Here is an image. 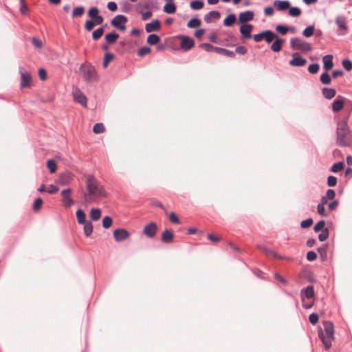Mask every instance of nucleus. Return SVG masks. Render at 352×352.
<instances>
[{"instance_id": "obj_14", "label": "nucleus", "mask_w": 352, "mask_h": 352, "mask_svg": "<svg viewBox=\"0 0 352 352\" xmlns=\"http://www.w3.org/2000/svg\"><path fill=\"white\" fill-rule=\"evenodd\" d=\"M157 230V226L156 223L151 222L144 227L143 232L148 237L153 238L156 234Z\"/></svg>"}, {"instance_id": "obj_39", "label": "nucleus", "mask_w": 352, "mask_h": 352, "mask_svg": "<svg viewBox=\"0 0 352 352\" xmlns=\"http://www.w3.org/2000/svg\"><path fill=\"white\" fill-rule=\"evenodd\" d=\"M320 81L324 85H329L331 83V79L327 72H324L320 75Z\"/></svg>"}, {"instance_id": "obj_22", "label": "nucleus", "mask_w": 352, "mask_h": 352, "mask_svg": "<svg viewBox=\"0 0 352 352\" xmlns=\"http://www.w3.org/2000/svg\"><path fill=\"white\" fill-rule=\"evenodd\" d=\"M284 42V39L278 36L274 39V41L272 44L270 49L274 52H278L282 49V45Z\"/></svg>"}, {"instance_id": "obj_28", "label": "nucleus", "mask_w": 352, "mask_h": 352, "mask_svg": "<svg viewBox=\"0 0 352 352\" xmlns=\"http://www.w3.org/2000/svg\"><path fill=\"white\" fill-rule=\"evenodd\" d=\"M328 248L329 245L327 243H325L318 248V252L319 253L322 261H325L327 258Z\"/></svg>"}, {"instance_id": "obj_42", "label": "nucleus", "mask_w": 352, "mask_h": 352, "mask_svg": "<svg viewBox=\"0 0 352 352\" xmlns=\"http://www.w3.org/2000/svg\"><path fill=\"white\" fill-rule=\"evenodd\" d=\"M344 164L343 162H339L333 164L331 167V171L333 173H338L344 168Z\"/></svg>"}, {"instance_id": "obj_54", "label": "nucleus", "mask_w": 352, "mask_h": 352, "mask_svg": "<svg viewBox=\"0 0 352 352\" xmlns=\"http://www.w3.org/2000/svg\"><path fill=\"white\" fill-rule=\"evenodd\" d=\"M95 25H96L93 20H87L85 23V29L89 32L93 30Z\"/></svg>"}, {"instance_id": "obj_64", "label": "nucleus", "mask_w": 352, "mask_h": 352, "mask_svg": "<svg viewBox=\"0 0 352 352\" xmlns=\"http://www.w3.org/2000/svg\"><path fill=\"white\" fill-rule=\"evenodd\" d=\"M169 219L173 223L179 224L180 223L179 218L174 212L170 214Z\"/></svg>"}, {"instance_id": "obj_4", "label": "nucleus", "mask_w": 352, "mask_h": 352, "mask_svg": "<svg viewBox=\"0 0 352 352\" xmlns=\"http://www.w3.org/2000/svg\"><path fill=\"white\" fill-rule=\"evenodd\" d=\"M290 47L294 50H300L304 52H309L312 50V47L310 43L298 38H291Z\"/></svg>"}, {"instance_id": "obj_55", "label": "nucleus", "mask_w": 352, "mask_h": 352, "mask_svg": "<svg viewBox=\"0 0 352 352\" xmlns=\"http://www.w3.org/2000/svg\"><path fill=\"white\" fill-rule=\"evenodd\" d=\"M337 178L335 176L330 175L327 177V185L330 187H333L337 184Z\"/></svg>"}, {"instance_id": "obj_61", "label": "nucleus", "mask_w": 352, "mask_h": 352, "mask_svg": "<svg viewBox=\"0 0 352 352\" xmlns=\"http://www.w3.org/2000/svg\"><path fill=\"white\" fill-rule=\"evenodd\" d=\"M318 213L322 217H327V214L325 212L324 206L322 204H318L317 206Z\"/></svg>"}, {"instance_id": "obj_12", "label": "nucleus", "mask_w": 352, "mask_h": 352, "mask_svg": "<svg viewBox=\"0 0 352 352\" xmlns=\"http://www.w3.org/2000/svg\"><path fill=\"white\" fill-rule=\"evenodd\" d=\"M73 96L76 102L80 104L84 107H87V97L80 89L75 90L73 92Z\"/></svg>"}, {"instance_id": "obj_5", "label": "nucleus", "mask_w": 352, "mask_h": 352, "mask_svg": "<svg viewBox=\"0 0 352 352\" xmlns=\"http://www.w3.org/2000/svg\"><path fill=\"white\" fill-rule=\"evenodd\" d=\"M82 76L83 80L88 82H94L98 80L96 70L91 65L82 69Z\"/></svg>"}, {"instance_id": "obj_26", "label": "nucleus", "mask_w": 352, "mask_h": 352, "mask_svg": "<svg viewBox=\"0 0 352 352\" xmlns=\"http://www.w3.org/2000/svg\"><path fill=\"white\" fill-rule=\"evenodd\" d=\"M278 36L271 30H265L264 31V38L263 39L267 43H272L275 38H276Z\"/></svg>"}, {"instance_id": "obj_45", "label": "nucleus", "mask_w": 352, "mask_h": 352, "mask_svg": "<svg viewBox=\"0 0 352 352\" xmlns=\"http://www.w3.org/2000/svg\"><path fill=\"white\" fill-rule=\"evenodd\" d=\"M104 131L105 128L102 123H96L93 127V131L96 134L102 133Z\"/></svg>"}, {"instance_id": "obj_63", "label": "nucleus", "mask_w": 352, "mask_h": 352, "mask_svg": "<svg viewBox=\"0 0 352 352\" xmlns=\"http://www.w3.org/2000/svg\"><path fill=\"white\" fill-rule=\"evenodd\" d=\"M326 198L327 199H329V200H332L335 198L336 197V192L333 190L332 189H328L326 192V195H325Z\"/></svg>"}, {"instance_id": "obj_57", "label": "nucleus", "mask_w": 352, "mask_h": 352, "mask_svg": "<svg viewBox=\"0 0 352 352\" xmlns=\"http://www.w3.org/2000/svg\"><path fill=\"white\" fill-rule=\"evenodd\" d=\"M318 319H319L318 315L315 313L311 314L309 316V320L310 323L314 325L318 323Z\"/></svg>"}, {"instance_id": "obj_48", "label": "nucleus", "mask_w": 352, "mask_h": 352, "mask_svg": "<svg viewBox=\"0 0 352 352\" xmlns=\"http://www.w3.org/2000/svg\"><path fill=\"white\" fill-rule=\"evenodd\" d=\"M114 58V55L112 53L107 52L104 54V60H103V67L106 68L108 66V64L110 60H111Z\"/></svg>"}, {"instance_id": "obj_10", "label": "nucleus", "mask_w": 352, "mask_h": 352, "mask_svg": "<svg viewBox=\"0 0 352 352\" xmlns=\"http://www.w3.org/2000/svg\"><path fill=\"white\" fill-rule=\"evenodd\" d=\"M346 100H347L345 98L338 96L332 103V111L335 113L340 111L344 108Z\"/></svg>"}, {"instance_id": "obj_8", "label": "nucleus", "mask_w": 352, "mask_h": 352, "mask_svg": "<svg viewBox=\"0 0 352 352\" xmlns=\"http://www.w3.org/2000/svg\"><path fill=\"white\" fill-rule=\"evenodd\" d=\"M292 58L289 60V64L293 67H302L307 63V60L302 58L298 53L294 52L292 54Z\"/></svg>"}, {"instance_id": "obj_3", "label": "nucleus", "mask_w": 352, "mask_h": 352, "mask_svg": "<svg viewBox=\"0 0 352 352\" xmlns=\"http://www.w3.org/2000/svg\"><path fill=\"white\" fill-rule=\"evenodd\" d=\"M323 327L326 336H324L321 328L318 331V335L324 349L329 350L331 347L332 341L334 340V326L331 322L326 320L323 322Z\"/></svg>"}, {"instance_id": "obj_52", "label": "nucleus", "mask_w": 352, "mask_h": 352, "mask_svg": "<svg viewBox=\"0 0 352 352\" xmlns=\"http://www.w3.org/2000/svg\"><path fill=\"white\" fill-rule=\"evenodd\" d=\"M320 68V65L318 63L311 64L308 67V71L310 74H316Z\"/></svg>"}, {"instance_id": "obj_34", "label": "nucleus", "mask_w": 352, "mask_h": 352, "mask_svg": "<svg viewBox=\"0 0 352 352\" xmlns=\"http://www.w3.org/2000/svg\"><path fill=\"white\" fill-rule=\"evenodd\" d=\"M85 11V10L83 6H78L73 10L72 16L73 18L80 17L84 14Z\"/></svg>"}, {"instance_id": "obj_11", "label": "nucleus", "mask_w": 352, "mask_h": 352, "mask_svg": "<svg viewBox=\"0 0 352 352\" xmlns=\"http://www.w3.org/2000/svg\"><path fill=\"white\" fill-rule=\"evenodd\" d=\"M113 236L117 242H120L126 240L129 236V233L124 228H118L113 231Z\"/></svg>"}, {"instance_id": "obj_51", "label": "nucleus", "mask_w": 352, "mask_h": 352, "mask_svg": "<svg viewBox=\"0 0 352 352\" xmlns=\"http://www.w3.org/2000/svg\"><path fill=\"white\" fill-rule=\"evenodd\" d=\"M276 30L281 35H285L289 31V27L283 25H278L276 27Z\"/></svg>"}, {"instance_id": "obj_49", "label": "nucleus", "mask_w": 352, "mask_h": 352, "mask_svg": "<svg viewBox=\"0 0 352 352\" xmlns=\"http://www.w3.org/2000/svg\"><path fill=\"white\" fill-rule=\"evenodd\" d=\"M329 235V229L327 228H325L320 234H318V239L320 241H326Z\"/></svg>"}, {"instance_id": "obj_6", "label": "nucleus", "mask_w": 352, "mask_h": 352, "mask_svg": "<svg viewBox=\"0 0 352 352\" xmlns=\"http://www.w3.org/2000/svg\"><path fill=\"white\" fill-rule=\"evenodd\" d=\"M126 22V16L124 15L118 14L111 21V25L120 31H124L126 29L125 23Z\"/></svg>"}, {"instance_id": "obj_23", "label": "nucleus", "mask_w": 352, "mask_h": 352, "mask_svg": "<svg viewBox=\"0 0 352 352\" xmlns=\"http://www.w3.org/2000/svg\"><path fill=\"white\" fill-rule=\"evenodd\" d=\"M221 16V14L219 11H210L204 16V21L207 23H210L212 21V19H218Z\"/></svg>"}, {"instance_id": "obj_46", "label": "nucleus", "mask_w": 352, "mask_h": 352, "mask_svg": "<svg viewBox=\"0 0 352 352\" xmlns=\"http://www.w3.org/2000/svg\"><path fill=\"white\" fill-rule=\"evenodd\" d=\"M113 223V219L110 216H105L102 219V226L105 229L109 228Z\"/></svg>"}, {"instance_id": "obj_18", "label": "nucleus", "mask_w": 352, "mask_h": 352, "mask_svg": "<svg viewBox=\"0 0 352 352\" xmlns=\"http://www.w3.org/2000/svg\"><path fill=\"white\" fill-rule=\"evenodd\" d=\"M314 289L313 285H309L305 288H302L300 291L301 298L303 300L304 296L310 299L314 296Z\"/></svg>"}, {"instance_id": "obj_25", "label": "nucleus", "mask_w": 352, "mask_h": 352, "mask_svg": "<svg viewBox=\"0 0 352 352\" xmlns=\"http://www.w3.org/2000/svg\"><path fill=\"white\" fill-rule=\"evenodd\" d=\"M335 23L340 30H346V21L344 16H338L335 19Z\"/></svg>"}, {"instance_id": "obj_7", "label": "nucleus", "mask_w": 352, "mask_h": 352, "mask_svg": "<svg viewBox=\"0 0 352 352\" xmlns=\"http://www.w3.org/2000/svg\"><path fill=\"white\" fill-rule=\"evenodd\" d=\"M72 192L71 188L63 189L60 192L62 196V204L65 208H68L74 204V200L71 197L70 194Z\"/></svg>"}, {"instance_id": "obj_17", "label": "nucleus", "mask_w": 352, "mask_h": 352, "mask_svg": "<svg viewBox=\"0 0 352 352\" xmlns=\"http://www.w3.org/2000/svg\"><path fill=\"white\" fill-rule=\"evenodd\" d=\"M290 2L287 0H275L274 1V7L280 11H284L289 8Z\"/></svg>"}, {"instance_id": "obj_15", "label": "nucleus", "mask_w": 352, "mask_h": 352, "mask_svg": "<svg viewBox=\"0 0 352 352\" xmlns=\"http://www.w3.org/2000/svg\"><path fill=\"white\" fill-rule=\"evenodd\" d=\"M252 28L253 25L251 24L242 25L239 30L241 36L244 38H250L252 37L251 32Z\"/></svg>"}, {"instance_id": "obj_30", "label": "nucleus", "mask_w": 352, "mask_h": 352, "mask_svg": "<svg viewBox=\"0 0 352 352\" xmlns=\"http://www.w3.org/2000/svg\"><path fill=\"white\" fill-rule=\"evenodd\" d=\"M76 215L78 223L79 224L82 225L87 222L86 221V214L81 209L77 210V211L76 212Z\"/></svg>"}, {"instance_id": "obj_59", "label": "nucleus", "mask_w": 352, "mask_h": 352, "mask_svg": "<svg viewBox=\"0 0 352 352\" xmlns=\"http://www.w3.org/2000/svg\"><path fill=\"white\" fill-rule=\"evenodd\" d=\"M342 66L346 71H351L352 69V62L349 59H344L342 60Z\"/></svg>"}, {"instance_id": "obj_44", "label": "nucleus", "mask_w": 352, "mask_h": 352, "mask_svg": "<svg viewBox=\"0 0 352 352\" xmlns=\"http://www.w3.org/2000/svg\"><path fill=\"white\" fill-rule=\"evenodd\" d=\"M99 15V9L97 7H91L88 11V16L91 20H94Z\"/></svg>"}, {"instance_id": "obj_21", "label": "nucleus", "mask_w": 352, "mask_h": 352, "mask_svg": "<svg viewBox=\"0 0 352 352\" xmlns=\"http://www.w3.org/2000/svg\"><path fill=\"white\" fill-rule=\"evenodd\" d=\"M333 57L331 54H327L323 56L322 61L324 64V69L326 71L331 69L333 67Z\"/></svg>"}, {"instance_id": "obj_2", "label": "nucleus", "mask_w": 352, "mask_h": 352, "mask_svg": "<svg viewBox=\"0 0 352 352\" xmlns=\"http://www.w3.org/2000/svg\"><path fill=\"white\" fill-rule=\"evenodd\" d=\"M336 144L340 146H349L352 144L349 126L347 123V118L340 120L337 124Z\"/></svg>"}, {"instance_id": "obj_60", "label": "nucleus", "mask_w": 352, "mask_h": 352, "mask_svg": "<svg viewBox=\"0 0 352 352\" xmlns=\"http://www.w3.org/2000/svg\"><path fill=\"white\" fill-rule=\"evenodd\" d=\"M306 257H307V261H315L316 259L317 254H316V253L314 251H309L307 253Z\"/></svg>"}, {"instance_id": "obj_37", "label": "nucleus", "mask_w": 352, "mask_h": 352, "mask_svg": "<svg viewBox=\"0 0 352 352\" xmlns=\"http://www.w3.org/2000/svg\"><path fill=\"white\" fill-rule=\"evenodd\" d=\"M201 20L198 18H192L187 23V27L188 28H195L199 27L201 25Z\"/></svg>"}, {"instance_id": "obj_41", "label": "nucleus", "mask_w": 352, "mask_h": 352, "mask_svg": "<svg viewBox=\"0 0 352 352\" xmlns=\"http://www.w3.org/2000/svg\"><path fill=\"white\" fill-rule=\"evenodd\" d=\"M301 14V10L298 7H289V14L292 17H298Z\"/></svg>"}, {"instance_id": "obj_35", "label": "nucleus", "mask_w": 352, "mask_h": 352, "mask_svg": "<svg viewBox=\"0 0 352 352\" xmlns=\"http://www.w3.org/2000/svg\"><path fill=\"white\" fill-rule=\"evenodd\" d=\"M236 21V15L230 14L224 20L223 25L226 27L231 26Z\"/></svg>"}, {"instance_id": "obj_9", "label": "nucleus", "mask_w": 352, "mask_h": 352, "mask_svg": "<svg viewBox=\"0 0 352 352\" xmlns=\"http://www.w3.org/2000/svg\"><path fill=\"white\" fill-rule=\"evenodd\" d=\"M178 38L181 39L180 47L185 51L190 50L195 44L193 39L188 36L179 35Z\"/></svg>"}, {"instance_id": "obj_56", "label": "nucleus", "mask_w": 352, "mask_h": 352, "mask_svg": "<svg viewBox=\"0 0 352 352\" xmlns=\"http://www.w3.org/2000/svg\"><path fill=\"white\" fill-rule=\"evenodd\" d=\"M150 52H151V48L149 47L144 46L138 50V54L140 56H142L149 54Z\"/></svg>"}, {"instance_id": "obj_16", "label": "nucleus", "mask_w": 352, "mask_h": 352, "mask_svg": "<svg viewBox=\"0 0 352 352\" xmlns=\"http://www.w3.org/2000/svg\"><path fill=\"white\" fill-rule=\"evenodd\" d=\"M160 29V22L158 19H154L151 23H146L145 25V30L148 33L158 31Z\"/></svg>"}, {"instance_id": "obj_32", "label": "nucleus", "mask_w": 352, "mask_h": 352, "mask_svg": "<svg viewBox=\"0 0 352 352\" xmlns=\"http://www.w3.org/2000/svg\"><path fill=\"white\" fill-rule=\"evenodd\" d=\"M101 217V210L99 208H92L90 211V218L92 221H96Z\"/></svg>"}, {"instance_id": "obj_62", "label": "nucleus", "mask_w": 352, "mask_h": 352, "mask_svg": "<svg viewBox=\"0 0 352 352\" xmlns=\"http://www.w3.org/2000/svg\"><path fill=\"white\" fill-rule=\"evenodd\" d=\"M200 47L204 49L206 52L214 51V46L210 43H201L199 45Z\"/></svg>"}, {"instance_id": "obj_29", "label": "nucleus", "mask_w": 352, "mask_h": 352, "mask_svg": "<svg viewBox=\"0 0 352 352\" xmlns=\"http://www.w3.org/2000/svg\"><path fill=\"white\" fill-rule=\"evenodd\" d=\"M119 34L118 33L112 32L105 35V40L109 44H113L116 43Z\"/></svg>"}, {"instance_id": "obj_19", "label": "nucleus", "mask_w": 352, "mask_h": 352, "mask_svg": "<svg viewBox=\"0 0 352 352\" xmlns=\"http://www.w3.org/2000/svg\"><path fill=\"white\" fill-rule=\"evenodd\" d=\"M253 18L254 12L252 11H245L240 13L239 16V22L241 23H245L252 21Z\"/></svg>"}, {"instance_id": "obj_53", "label": "nucleus", "mask_w": 352, "mask_h": 352, "mask_svg": "<svg viewBox=\"0 0 352 352\" xmlns=\"http://www.w3.org/2000/svg\"><path fill=\"white\" fill-rule=\"evenodd\" d=\"M312 224H313V219L311 218H308V219L301 221L300 226L302 228H308Z\"/></svg>"}, {"instance_id": "obj_27", "label": "nucleus", "mask_w": 352, "mask_h": 352, "mask_svg": "<svg viewBox=\"0 0 352 352\" xmlns=\"http://www.w3.org/2000/svg\"><path fill=\"white\" fill-rule=\"evenodd\" d=\"M322 95L324 96V97L326 99H329V100L333 98L336 94V91L334 89L327 88V87H324L322 89Z\"/></svg>"}, {"instance_id": "obj_38", "label": "nucleus", "mask_w": 352, "mask_h": 352, "mask_svg": "<svg viewBox=\"0 0 352 352\" xmlns=\"http://www.w3.org/2000/svg\"><path fill=\"white\" fill-rule=\"evenodd\" d=\"M104 33V28L100 27L96 30H94L92 33V38L95 41L100 38Z\"/></svg>"}, {"instance_id": "obj_31", "label": "nucleus", "mask_w": 352, "mask_h": 352, "mask_svg": "<svg viewBox=\"0 0 352 352\" xmlns=\"http://www.w3.org/2000/svg\"><path fill=\"white\" fill-rule=\"evenodd\" d=\"M176 6L174 3H166L164 6L163 11L166 14H173L176 12Z\"/></svg>"}, {"instance_id": "obj_50", "label": "nucleus", "mask_w": 352, "mask_h": 352, "mask_svg": "<svg viewBox=\"0 0 352 352\" xmlns=\"http://www.w3.org/2000/svg\"><path fill=\"white\" fill-rule=\"evenodd\" d=\"M325 221L324 220L319 221L314 227V230L315 232H318L320 230H323L325 228Z\"/></svg>"}, {"instance_id": "obj_24", "label": "nucleus", "mask_w": 352, "mask_h": 352, "mask_svg": "<svg viewBox=\"0 0 352 352\" xmlns=\"http://www.w3.org/2000/svg\"><path fill=\"white\" fill-rule=\"evenodd\" d=\"M173 238H174V234L171 231L166 229L162 232V241L164 243H169L173 241Z\"/></svg>"}, {"instance_id": "obj_43", "label": "nucleus", "mask_w": 352, "mask_h": 352, "mask_svg": "<svg viewBox=\"0 0 352 352\" xmlns=\"http://www.w3.org/2000/svg\"><path fill=\"white\" fill-rule=\"evenodd\" d=\"M314 33V26L309 25L302 32V34L305 37H311Z\"/></svg>"}, {"instance_id": "obj_20", "label": "nucleus", "mask_w": 352, "mask_h": 352, "mask_svg": "<svg viewBox=\"0 0 352 352\" xmlns=\"http://www.w3.org/2000/svg\"><path fill=\"white\" fill-rule=\"evenodd\" d=\"M72 179V176L70 173H63L58 179L57 183L61 186L68 185Z\"/></svg>"}, {"instance_id": "obj_40", "label": "nucleus", "mask_w": 352, "mask_h": 352, "mask_svg": "<svg viewBox=\"0 0 352 352\" xmlns=\"http://www.w3.org/2000/svg\"><path fill=\"white\" fill-rule=\"evenodd\" d=\"M190 6L192 10H200L204 7V3L202 1L195 0L191 1Z\"/></svg>"}, {"instance_id": "obj_58", "label": "nucleus", "mask_w": 352, "mask_h": 352, "mask_svg": "<svg viewBox=\"0 0 352 352\" xmlns=\"http://www.w3.org/2000/svg\"><path fill=\"white\" fill-rule=\"evenodd\" d=\"M42 204H43V200H42V199H41V198H40V197L37 198V199L34 201V205H33V209H34V210H35V211L38 210L41 208V207Z\"/></svg>"}, {"instance_id": "obj_1", "label": "nucleus", "mask_w": 352, "mask_h": 352, "mask_svg": "<svg viewBox=\"0 0 352 352\" xmlns=\"http://www.w3.org/2000/svg\"><path fill=\"white\" fill-rule=\"evenodd\" d=\"M87 193L84 194L85 197L92 200L98 197H104L107 192L101 183L93 175H88L86 178Z\"/></svg>"}, {"instance_id": "obj_47", "label": "nucleus", "mask_w": 352, "mask_h": 352, "mask_svg": "<svg viewBox=\"0 0 352 352\" xmlns=\"http://www.w3.org/2000/svg\"><path fill=\"white\" fill-rule=\"evenodd\" d=\"M47 167L48 168L50 172L53 173L56 170L57 165L54 160H48L47 161Z\"/></svg>"}, {"instance_id": "obj_36", "label": "nucleus", "mask_w": 352, "mask_h": 352, "mask_svg": "<svg viewBox=\"0 0 352 352\" xmlns=\"http://www.w3.org/2000/svg\"><path fill=\"white\" fill-rule=\"evenodd\" d=\"M83 225H84L83 230H84L85 235L86 236H89L92 234L93 229H94L91 222L88 221V222L84 223Z\"/></svg>"}, {"instance_id": "obj_33", "label": "nucleus", "mask_w": 352, "mask_h": 352, "mask_svg": "<svg viewBox=\"0 0 352 352\" xmlns=\"http://www.w3.org/2000/svg\"><path fill=\"white\" fill-rule=\"evenodd\" d=\"M160 41V38L157 34H151L147 37V43L151 45H154L158 43Z\"/></svg>"}, {"instance_id": "obj_13", "label": "nucleus", "mask_w": 352, "mask_h": 352, "mask_svg": "<svg viewBox=\"0 0 352 352\" xmlns=\"http://www.w3.org/2000/svg\"><path fill=\"white\" fill-rule=\"evenodd\" d=\"M19 73L21 77V87L23 88L29 87L32 80L31 75L22 67L19 68Z\"/></svg>"}]
</instances>
